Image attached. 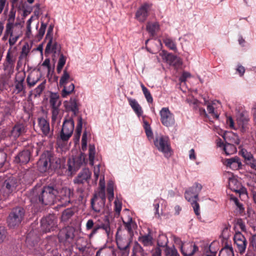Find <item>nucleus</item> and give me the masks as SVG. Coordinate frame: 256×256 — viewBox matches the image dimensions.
Instances as JSON below:
<instances>
[{"label":"nucleus","instance_id":"f257e3e1","mask_svg":"<svg viewBox=\"0 0 256 256\" xmlns=\"http://www.w3.org/2000/svg\"><path fill=\"white\" fill-rule=\"evenodd\" d=\"M58 194V188L56 185L50 184L44 186L39 193L31 198L34 202H39L44 205L54 204L56 202V196Z\"/></svg>","mask_w":256,"mask_h":256},{"label":"nucleus","instance_id":"f03ea898","mask_svg":"<svg viewBox=\"0 0 256 256\" xmlns=\"http://www.w3.org/2000/svg\"><path fill=\"white\" fill-rule=\"evenodd\" d=\"M75 229L68 226L61 229L58 235L59 242L63 245L66 250H70L74 242Z\"/></svg>","mask_w":256,"mask_h":256},{"label":"nucleus","instance_id":"7ed1b4c3","mask_svg":"<svg viewBox=\"0 0 256 256\" xmlns=\"http://www.w3.org/2000/svg\"><path fill=\"white\" fill-rule=\"evenodd\" d=\"M25 214L26 210L22 207L13 208L7 218L8 226L10 228L18 227L24 220Z\"/></svg>","mask_w":256,"mask_h":256},{"label":"nucleus","instance_id":"20e7f679","mask_svg":"<svg viewBox=\"0 0 256 256\" xmlns=\"http://www.w3.org/2000/svg\"><path fill=\"white\" fill-rule=\"evenodd\" d=\"M154 144L158 150L162 152L165 157L168 158L171 156V148L169 138L166 136H160L156 138Z\"/></svg>","mask_w":256,"mask_h":256},{"label":"nucleus","instance_id":"39448f33","mask_svg":"<svg viewBox=\"0 0 256 256\" xmlns=\"http://www.w3.org/2000/svg\"><path fill=\"white\" fill-rule=\"evenodd\" d=\"M116 242L118 248L120 250L122 256H128L130 252V246L132 237L130 236H121L118 234V230L116 234Z\"/></svg>","mask_w":256,"mask_h":256},{"label":"nucleus","instance_id":"423d86ee","mask_svg":"<svg viewBox=\"0 0 256 256\" xmlns=\"http://www.w3.org/2000/svg\"><path fill=\"white\" fill-rule=\"evenodd\" d=\"M17 186V180L14 177L9 178L3 182L0 190V194L4 198H8L16 191Z\"/></svg>","mask_w":256,"mask_h":256},{"label":"nucleus","instance_id":"0eeeda50","mask_svg":"<svg viewBox=\"0 0 256 256\" xmlns=\"http://www.w3.org/2000/svg\"><path fill=\"white\" fill-rule=\"evenodd\" d=\"M86 155L80 152L78 155L72 156L68 162V170L72 174L76 172L86 163Z\"/></svg>","mask_w":256,"mask_h":256},{"label":"nucleus","instance_id":"6e6552de","mask_svg":"<svg viewBox=\"0 0 256 256\" xmlns=\"http://www.w3.org/2000/svg\"><path fill=\"white\" fill-rule=\"evenodd\" d=\"M105 202V190H100L94 198L91 200V206L94 212L99 213L104 209Z\"/></svg>","mask_w":256,"mask_h":256},{"label":"nucleus","instance_id":"1a4fd4ad","mask_svg":"<svg viewBox=\"0 0 256 256\" xmlns=\"http://www.w3.org/2000/svg\"><path fill=\"white\" fill-rule=\"evenodd\" d=\"M38 123L42 137L50 140L54 136V129L50 128L49 122L44 118L40 117L38 118Z\"/></svg>","mask_w":256,"mask_h":256},{"label":"nucleus","instance_id":"9d476101","mask_svg":"<svg viewBox=\"0 0 256 256\" xmlns=\"http://www.w3.org/2000/svg\"><path fill=\"white\" fill-rule=\"evenodd\" d=\"M74 123L72 118L66 119L62 124L60 137L62 141H67L72 136L74 130Z\"/></svg>","mask_w":256,"mask_h":256},{"label":"nucleus","instance_id":"9b49d317","mask_svg":"<svg viewBox=\"0 0 256 256\" xmlns=\"http://www.w3.org/2000/svg\"><path fill=\"white\" fill-rule=\"evenodd\" d=\"M51 156L52 152L48 150L44 152L40 156L37 162L38 170L40 172L44 173L50 170V162Z\"/></svg>","mask_w":256,"mask_h":256},{"label":"nucleus","instance_id":"f8f14e48","mask_svg":"<svg viewBox=\"0 0 256 256\" xmlns=\"http://www.w3.org/2000/svg\"><path fill=\"white\" fill-rule=\"evenodd\" d=\"M73 196L72 190L66 187L62 188L58 190V194L56 196V202H60L62 206H66L70 202V198Z\"/></svg>","mask_w":256,"mask_h":256},{"label":"nucleus","instance_id":"ddd939ff","mask_svg":"<svg viewBox=\"0 0 256 256\" xmlns=\"http://www.w3.org/2000/svg\"><path fill=\"white\" fill-rule=\"evenodd\" d=\"M160 121L162 124L167 127L172 126L175 122L174 116L168 108H162L160 112Z\"/></svg>","mask_w":256,"mask_h":256},{"label":"nucleus","instance_id":"4468645a","mask_svg":"<svg viewBox=\"0 0 256 256\" xmlns=\"http://www.w3.org/2000/svg\"><path fill=\"white\" fill-rule=\"evenodd\" d=\"M42 230L46 233L54 230L56 226V220L54 215L50 214L42 219Z\"/></svg>","mask_w":256,"mask_h":256},{"label":"nucleus","instance_id":"2eb2a0df","mask_svg":"<svg viewBox=\"0 0 256 256\" xmlns=\"http://www.w3.org/2000/svg\"><path fill=\"white\" fill-rule=\"evenodd\" d=\"M234 244L236 246V250L243 254L247 246L248 242L244 236L239 232H236L234 236Z\"/></svg>","mask_w":256,"mask_h":256},{"label":"nucleus","instance_id":"dca6fc26","mask_svg":"<svg viewBox=\"0 0 256 256\" xmlns=\"http://www.w3.org/2000/svg\"><path fill=\"white\" fill-rule=\"evenodd\" d=\"M202 189V186L198 182L189 188L184 193V197L188 202L193 200H198V194Z\"/></svg>","mask_w":256,"mask_h":256},{"label":"nucleus","instance_id":"f3484780","mask_svg":"<svg viewBox=\"0 0 256 256\" xmlns=\"http://www.w3.org/2000/svg\"><path fill=\"white\" fill-rule=\"evenodd\" d=\"M150 6L151 5L148 3L144 4L136 11L135 18L140 22H145L149 15Z\"/></svg>","mask_w":256,"mask_h":256},{"label":"nucleus","instance_id":"a211bd4d","mask_svg":"<svg viewBox=\"0 0 256 256\" xmlns=\"http://www.w3.org/2000/svg\"><path fill=\"white\" fill-rule=\"evenodd\" d=\"M92 172L88 168H84L74 180V182L76 184H83L88 183L91 178Z\"/></svg>","mask_w":256,"mask_h":256},{"label":"nucleus","instance_id":"6ab92c4d","mask_svg":"<svg viewBox=\"0 0 256 256\" xmlns=\"http://www.w3.org/2000/svg\"><path fill=\"white\" fill-rule=\"evenodd\" d=\"M26 74L24 72H18L16 76L14 83L15 90L16 94H20L22 92L25 93V86L24 81L25 79Z\"/></svg>","mask_w":256,"mask_h":256},{"label":"nucleus","instance_id":"aec40b11","mask_svg":"<svg viewBox=\"0 0 256 256\" xmlns=\"http://www.w3.org/2000/svg\"><path fill=\"white\" fill-rule=\"evenodd\" d=\"M32 155V154L30 150H23L15 156L14 162L20 164H26L30 162Z\"/></svg>","mask_w":256,"mask_h":256},{"label":"nucleus","instance_id":"412c9836","mask_svg":"<svg viewBox=\"0 0 256 256\" xmlns=\"http://www.w3.org/2000/svg\"><path fill=\"white\" fill-rule=\"evenodd\" d=\"M229 188L233 192L240 194L246 192V188L242 186V184L234 178H230L228 179Z\"/></svg>","mask_w":256,"mask_h":256},{"label":"nucleus","instance_id":"4be33fe9","mask_svg":"<svg viewBox=\"0 0 256 256\" xmlns=\"http://www.w3.org/2000/svg\"><path fill=\"white\" fill-rule=\"evenodd\" d=\"M180 250L184 256H192L198 250V248L192 243H183L181 245Z\"/></svg>","mask_w":256,"mask_h":256},{"label":"nucleus","instance_id":"5701e85b","mask_svg":"<svg viewBox=\"0 0 256 256\" xmlns=\"http://www.w3.org/2000/svg\"><path fill=\"white\" fill-rule=\"evenodd\" d=\"M16 10H14V7H12L10 9V13L8 16V22L6 24V32L8 34H12L11 28L17 26L20 24L19 23L16 22L14 24L15 20Z\"/></svg>","mask_w":256,"mask_h":256},{"label":"nucleus","instance_id":"b1692460","mask_svg":"<svg viewBox=\"0 0 256 256\" xmlns=\"http://www.w3.org/2000/svg\"><path fill=\"white\" fill-rule=\"evenodd\" d=\"M224 164L233 170H237L242 168V164L240 159L238 156H234L230 158L225 159L223 162Z\"/></svg>","mask_w":256,"mask_h":256},{"label":"nucleus","instance_id":"393cba45","mask_svg":"<svg viewBox=\"0 0 256 256\" xmlns=\"http://www.w3.org/2000/svg\"><path fill=\"white\" fill-rule=\"evenodd\" d=\"M249 118L244 114H240L237 119V122L240 128L241 132L246 133L248 132L249 129Z\"/></svg>","mask_w":256,"mask_h":256},{"label":"nucleus","instance_id":"a878e982","mask_svg":"<svg viewBox=\"0 0 256 256\" xmlns=\"http://www.w3.org/2000/svg\"><path fill=\"white\" fill-rule=\"evenodd\" d=\"M64 106L67 111H72L74 116H76L78 112V104L76 98H70L69 101L64 102Z\"/></svg>","mask_w":256,"mask_h":256},{"label":"nucleus","instance_id":"bb28decb","mask_svg":"<svg viewBox=\"0 0 256 256\" xmlns=\"http://www.w3.org/2000/svg\"><path fill=\"white\" fill-rule=\"evenodd\" d=\"M50 170H56L60 169L63 166V161L60 158L55 156L52 152L50 162Z\"/></svg>","mask_w":256,"mask_h":256},{"label":"nucleus","instance_id":"cd10ccee","mask_svg":"<svg viewBox=\"0 0 256 256\" xmlns=\"http://www.w3.org/2000/svg\"><path fill=\"white\" fill-rule=\"evenodd\" d=\"M76 248L82 252L84 253L90 248V243L88 240L84 238H79L76 242Z\"/></svg>","mask_w":256,"mask_h":256},{"label":"nucleus","instance_id":"c85d7f7f","mask_svg":"<svg viewBox=\"0 0 256 256\" xmlns=\"http://www.w3.org/2000/svg\"><path fill=\"white\" fill-rule=\"evenodd\" d=\"M26 127L22 124L18 123L14 125L10 131V136L16 138L26 132Z\"/></svg>","mask_w":256,"mask_h":256},{"label":"nucleus","instance_id":"c756f323","mask_svg":"<svg viewBox=\"0 0 256 256\" xmlns=\"http://www.w3.org/2000/svg\"><path fill=\"white\" fill-rule=\"evenodd\" d=\"M125 229L128 231V236L130 237L134 236L133 230L136 228L137 225L134 221L132 220V218L128 217L126 222L122 220Z\"/></svg>","mask_w":256,"mask_h":256},{"label":"nucleus","instance_id":"7c9ffc66","mask_svg":"<svg viewBox=\"0 0 256 256\" xmlns=\"http://www.w3.org/2000/svg\"><path fill=\"white\" fill-rule=\"evenodd\" d=\"M129 104L138 117H140L143 114V110L140 104L135 99L128 98Z\"/></svg>","mask_w":256,"mask_h":256},{"label":"nucleus","instance_id":"2f4dec72","mask_svg":"<svg viewBox=\"0 0 256 256\" xmlns=\"http://www.w3.org/2000/svg\"><path fill=\"white\" fill-rule=\"evenodd\" d=\"M138 241L145 246H152L154 244V238L150 232L140 236Z\"/></svg>","mask_w":256,"mask_h":256},{"label":"nucleus","instance_id":"473e14b6","mask_svg":"<svg viewBox=\"0 0 256 256\" xmlns=\"http://www.w3.org/2000/svg\"><path fill=\"white\" fill-rule=\"evenodd\" d=\"M96 256H116V254L112 248L103 247L97 251Z\"/></svg>","mask_w":256,"mask_h":256},{"label":"nucleus","instance_id":"72a5a7b5","mask_svg":"<svg viewBox=\"0 0 256 256\" xmlns=\"http://www.w3.org/2000/svg\"><path fill=\"white\" fill-rule=\"evenodd\" d=\"M61 104L59 94L56 92H50V107H60Z\"/></svg>","mask_w":256,"mask_h":256},{"label":"nucleus","instance_id":"f704fd0d","mask_svg":"<svg viewBox=\"0 0 256 256\" xmlns=\"http://www.w3.org/2000/svg\"><path fill=\"white\" fill-rule=\"evenodd\" d=\"M13 30L14 28H11L12 34H10L6 32V36H10L8 40V42L10 46H13L16 43L22 33L21 31H20V33L18 32H14Z\"/></svg>","mask_w":256,"mask_h":256},{"label":"nucleus","instance_id":"c9c22d12","mask_svg":"<svg viewBox=\"0 0 256 256\" xmlns=\"http://www.w3.org/2000/svg\"><path fill=\"white\" fill-rule=\"evenodd\" d=\"M49 48H47V46L45 49V54H48L50 53L56 54L57 52H59L60 50V46L57 42L56 41L53 42V39H52L51 43L49 46Z\"/></svg>","mask_w":256,"mask_h":256},{"label":"nucleus","instance_id":"e433bc0d","mask_svg":"<svg viewBox=\"0 0 256 256\" xmlns=\"http://www.w3.org/2000/svg\"><path fill=\"white\" fill-rule=\"evenodd\" d=\"M146 28L150 35L154 36H156L157 32H158L160 26L158 22H148L146 24Z\"/></svg>","mask_w":256,"mask_h":256},{"label":"nucleus","instance_id":"4c0bfd02","mask_svg":"<svg viewBox=\"0 0 256 256\" xmlns=\"http://www.w3.org/2000/svg\"><path fill=\"white\" fill-rule=\"evenodd\" d=\"M133 256H147L148 254L144 252L141 246L136 242L132 248Z\"/></svg>","mask_w":256,"mask_h":256},{"label":"nucleus","instance_id":"58836bf2","mask_svg":"<svg viewBox=\"0 0 256 256\" xmlns=\"http://www.w3.org/2000/svg\"><path fill=\"white\" fill-rule=\"evenodd\" d=\"M74 214V208H68L64 210L62 214L61 220L64 222H67Z\"/></svg>","mask_w":256,"mask_h":256},{"label":"nucleus","instance_id":"ea45409f","mask_svg":"<svg viewBox=\"0 0 256 256\" xmlns=\"http://www.w3.org/2000/svg\"><path fill=\"white\" fill-rule=\"evenodd\" d=\"M100 230H102L108 238L111 237L112 236V231L110 226V224L108 218H106V220L104 223L100 224Z\"/></svg>","mask_w":256,"mask_h":256},{"label":"nucleus","instance_id":"a19ab883","mask_svg":"<svg viewBox=\"0 0 256 256\" xmlns=\"http://www.w3.org/2000/svg\"><path fill=\"white\" fill-rule=\"evenodd\" d=\"M170 64L172 65L175 68H180L182 64V60L180 58L174 55H169L168 56Z\"/></svg>","mask_w":256,"mask_h":256},{"label":"nucleus","instance_id":"79ce46f5","mask_svg":"<svg viewBox=\"0 0 256 256\" xmlns=\"http://www.w3.org/2000/svg\"><path fill=\"white\" fill-rule=\"evenodd\" d=\"M218 256H234V250L232 246H226L220 252Z\"/></svg>","mask_w":256,"mask_h":256},{"label":"nucleus","instance_id":"37998d69","mask_svg":"<svg viewBox=\"0 0 256 256\" xmlns=\"http://www.w3.org/2000/svg\"><path fill=\"white\" fill-rule=\"evenodd\" d=\"M72 78L70 76L69 73L67 72L66 68H65L64 70L63 74L60 80V86H62L67 85L69 81L72 80Z\"/></svg>","mask_w":256,"mask_h":256},{"label":"nucleus","instance_id":"c03bdc74","mask_svg":"<svg viewBox=\"0 0 256 256\" xmlns=\"http://www.w3.org/2000/svg\"><path fill=\"white\" fill-rule=\"evenodd\" d=\"M223 145V150L226 154L230 155L234 154L236 152V148L234 145L226 142L225 144H222Z\"/></svg>","mask_w":256,"mask_h":256},{"label":"nucleus","instance_id":"a18cd8bd","mask_svg":"<svg viewBox=\"0 0 256 256\" xmlns=\"http://www.w3.org/2000/svg\"><path fill=\"white\" fill-rule=\"evenodd\" d=\"M64 87L62 91V96L63 98H66L72 92L74 89V85L72 83H70L68 86L66 85L62 86Z\"/></svg>","mask_w":256,"mask_h":256},{"label":"nucleus","instance_id":"49530a36","mask_svg":"<svg viewBox=\"0 0 256 256\" xmlns=\"http://www.w3.org/2000/svg\"><path fill=\"white\" fill-rule=\"evenodd\" d=\"M40 238L38 236H35L32 240L31 237V234H29L26 238V243L32 246H35L38 244Z\"/></svg>","mask_w":256,"mask_h":256},{"label":"nucleus","instance_id":"de8ad7c7","mask_svg":"<svg viewBox=\"0 0 256 256\" xmlns=\"http://www.w3.org/2000/svg\"><path fill=\"white\" fill-rule=\"evenodd\" d=\"M240 153L242 156L244 158L245 162L252 161V160L254 158L253 155L250 152L247 151L246 150L242 148Z\"/></svg>","mask_w":256,"mask_h":256},{"label":"nucleus","instance_id":"09e8293b","mask_svg":"<svg viewBox=\"0 0 256 256\" xmlns=\"http://www.w3.org/2000/svg\"><path fill=\"white\" fill-rule=\"evenodd\" d=\"M230 200L233 202L234 204L236 206L237 208L239 209L240 213H242L244 212V208L242 204H241L238 198L233 195L230 196Z\"/></svg>","mask_w":256,"mask_h":256},{"label":"nucleus","instance_id":"8fccbe9b","mask_svg":"<svg viewBox=\"0 0 256 256\" xmlns=\"http://www.w3.org/2000/svg\"><path fill=\"white\" fill-rule=\"evenodd\" d=\"M141 87L147 102L148 103H152L153 98L149 90L143 84H141Z\"/></svg>","mask_w":256,"mask_h":256},{"label":"nucleus","instance_id":"3c124183","mask_svg":"<svg viewBox=\"0 0 256 256\" xmlns=\"http://www.w3.org/2000/svg\"><path fill=\"white\" fill-rule=\"evenodd\" d=\"M163 42L165 45L170 49L176 50V46L173 40L169 38H166L164 39Z\"/></svg>","mask_w":256,"mask_h":256},{"label":"nucleus","instance_id":"603ef678","mask_svg":"<svg viewBox=\"0 0 256 256\" xmlns=\"http://www.w3.org/2000/svg\"><path fill=\"white\" fill-rule=\"evenodd\" d=\"M166 256H180L177 250L173 246L172 247L166 246L164 250Z\"/></svg>","mask_w":256,"mask_h":256},{"label":"nucleus","instance_id":"864d4df0","mask_svg":"<svg viewBox=\"0 0 256 256\" xmlns=\"http://www.w3.org/2000/svg\"><path fill=\"white\" fill-rule=\"evenodd\" d=\"M53 29H54V26L53 25H50L48 28L46 38L48 40V42L47 44V48H49V46L51 43L52 39H53Z\"/></svg>","mask_w":256,"mask_h":256},{"label":"nucleus","instance_id":"5fc2aeb1","mask_svg":"<svg viewBox=\"0 0 256 256\" xmlns=\"http://www.w3.org/2000/svg\"><path fill=\"white\" fill-rule=\"evenodd\" d=\"M230 226L229 224H224V228L222 231L220 236L225 240L228 239L230 235Z\"/></svg>","mask_w":256,"mask_h":256},{"label":"nucleus","instance_id":"6e6d98bb","mask_svg":"<svg viewBox=\"0 0 256 256\" xmlns=\"http://www.w3.org/2000/svg\"><path fill=\"white\" fill-rule=\"evenodd\" d=\"M47 26V24L44 23V22H41V26L40 27V28L39 29L38 31V33L36 35V38L38 40H40L42 39L44 35L45 34Z\"/></svg>","mask_w":256,"mask_h":256},{"label":"nucleus","instance_id":"4d7b16f0","mask_svg":"<svg viewBox=\"0 0 256 256\" xmlns=\"http://www.w3.org/2000/svg\"><path fill=\"white\" fill-rule=\"evenodd\" d=\"M82 120L81 116L78 117V124L76 129V134L75 136L78 139L80 138V137L81 134L82 130Z\"/></svg>","mask_w":256,"mask_h":256},{"label":"nucleus","instance_id":"13d9d810","mask_svg":"<svg viewBox=\"0 0 256 256\" xmlns=\"http://www.w3.org/2000/svg\"><path fill=\"white\" fill-rule=\"evenodd\" d=\"M168 240L166 236L162 235L160 236L158 240V245L159 247H165L167 246Z\"/></svg>","mask_w":256,"mask_h":256},{"label":"nucleus","instance_id":"bf43d9fd","mask_svg":"<svg viewBox=\"0 0 256 256\" xmlns=\"http://www.w3.org/2000/svg\"><path fill=\"white\" fill-rule=\"evenodd\" d=\"M95 156V148L93 145H90L89 146V161L91 166L94 165V161Z\"/></svg>","mask_w":256,"mask_h":256},{"label":"nucleus","instance_id":"052dcab7","mask_svg":"<svg viewBox=\"0 0 256 256\" xmlns=\"http://www.w3.org/2000/svg\"><path fill=\"white\" fill-rule=\"evenodd\" d=\"M40 78H32L31 75H28L26 78V82L28 86L31 88L34 86L37 82L39 81Z\"/></svg>","mask_w":256,"mask_h":256},{"label":"nucleus","instance_id":"680f3d73","mask_svg":"<svg viewBox=\"0 0 256 256\" xmlns=\"http://www.w3.org/2000/svg\"><path fill=\"white\" fill-rule=\"evenodd\" d=\"M46 80L42 82L34 90L35 96H40L45 88Z\"/></svg>","mask_w":256,"mask_h":256},{"label":"nucleus","instance_id":"e2e57ef3","mask_svg":"<svg viewBox=\"0 0 256 256\" xmlns=\"http://www.w3.org/2000/svg\"><path fill=\"white\" fill-rule=\"evenodd\" d=\"M16 58H14L13 54H12L10 48L6 54V58L4 62L14 64Z\"/></svg>","mask_w":256,"mask_h":256},{"label":"nucleus","instance_id":"0e129e2a","mask_svg":"<svg viewBox=\"0 0 256 256\" xmlns=\"http://www.w3.org/2000/svg\"><path fill=\"white\" fill-rule=\"evenodd\" d=\"M52 122H54L58 118V116L60 113V107H52Z\"/></svg>","mask_w":256,"mask_h":256},{"label":"nucleus","instance_id":"69168bd1","mask_svg":"<svg viewBox=\"0 0 256 256\" xmlns=\"http://www.w3.org/2000/svg\"><path fill=\"white\" fill-rule=\"evenodd\" d=\"M198 200H193L190 202L191 203L195 214L198 216H200V207L199 204L198 202Z\"/></svg>","mask_w":256,"mask_h":256},{"label":"nucleus","instance_id":"338daca9","mask_svg":"<svg viewBox=\"0 0 256 256\" xmlns=\"http://www.w3.org/2000/svg\"><path fill=\"white\" fill-rule=\"evenodd\" d=\"M14 64H8L6 62L4 63V70L6 72L10 75L14 72Z\"/></svg>","mask_w":256,"mask_h":256},{"label":"nucleus","instance_id":"774afa93","mask_svg":"<svg viewBox=\"0 0 256 256\" xmlns=\"http://www.w3.org/2000/svg\"><path fill=\"white\" fill-rule=\"evenodd\" d=\"M207 110L214 118H218L219 116L214 112V107L209 103L207 104Z\"/></svg>","mask_w":256,"mask_h":256}]
</instances>
